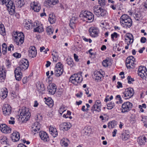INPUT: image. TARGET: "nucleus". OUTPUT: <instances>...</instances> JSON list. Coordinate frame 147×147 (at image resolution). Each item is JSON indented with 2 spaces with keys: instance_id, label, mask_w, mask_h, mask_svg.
<instances>
[{
  "instance_id": "obj_59",
  "label": "nucleus",
  "mask_w": 147,
  "mask_h": 147,
  "mask_svg": "<svg viewBox=\"0 0 147 147\" xmlns=\"http://www.w3.org/2000/svg\"><path fill=\"white\" fill-rule=\"evenodd\" d=\"M83 131H84V132L85 133V134L86 135L88 134L90 132V131L88 130L87 127H85L83 129Z\"/></svg>"
},
{
  "instance_id": "obj_55",
  "label": "nucleus",
  "mask_w": 147,
  "mask_h": 147,
  "mask_svg": "<svg viewBox=\"0 0 147 147\" xmlns=\"http://www.w3.org/2000/svg\"><path fill=\"white\" fill-rule=\"evenodd\" d=\"M135 59L133 56H130L127 57L126 60H127V61L129 62V60L130 61H135Z\"/></svg>"
},
{
  "instance_id": "obj_17",
  "label": "nucleus",
  "mask_w": 147,
  "mask_h": 147,
  "mask_svg": "<svg viewBox=\"0 0 147 147\" xmlns=\"http://www.w3.org/2000/svg\"><path fill=\"white\" fill-rule=\"evenodd\" d=\"M90 35L92 37H96L98 36L99 30L94 27H91L89 30Z\"/></svg>"
},
{
  "instance_id": "obj_10",
  "label": "nucleus",
  "mask_w": 147,
  "mask_h": 147,
  "mask_svg": "<svg viewBox=\"0 0 147 147\" xmlns=\"http://www.w3.org/2000/svg\"><path fill=\"white\" fill-rule=\"evenodd\" d=\"M6 6L9 13L11 15L13 14L15 11V6L13 1L11 0H9Z\"/></svg>"
},
{
  "instance_id": "obj_36",
  "label": "nucleus",
  "mask_w": 147,
  "mask_h": 147,
  "mask_svg": "<svg viewBox=\"0 0 147 147\" xmlns=\"http://www.w3.org/2000/svg\"><path fill=\"white\" fill-rule=\"evenodd\" d=\"M16 5L17 7L21 8L24 5V0H16Z\"/></svg>"
},
{
  "instance_id": "obj_64",
  "label": "nucleus",
  "mask_w": 147,
  "mask_h": 147,
  "mask_svg": "<svg viewBox=\"0 0 147 147\" xmlns=\"http://www.w3.org/2000/svg\"><path fill=\"white\" fill-rule=\"evenodd\" d=\"M142 121H144V126L146 127H147V119H143V120Z\"/></svg>"
},
{
  "instance_id": "obj_11",
  "label": "nucleus",
  "mask_w": 147,
  "mask_h": 147,
  "mask_svg": "<svg viewBox=\"0 0 147 147\" xmlns=\"http://www.w3.org/2000/svg\"><path fill=\"white\" fill-rule=\"evenodd\" d=\"M2 110L4 115H9L11 113V107L9 104H6L3 105Z\"/></svg>"
},
{
  "instance_id": "obj_6",
  "label": "nucleus",
  "mask_w": 147,
  "mask_h": 147,
  "mask_svg": "<svg viewBox=\"0 0 147 147\" xmlns=\"http://www.w3.org/2000/svg\"><path fill=\"white\" fill-rule=\"evenodd\" d=\"M138 74L143 79L147 78V70L146 67L144 66H140L138 70Z\"/></svg>"
},
{
  "instance_id": "obj_42",
  "label": "nucleus",
  "mask_w": 147,
  "mask_h": 147,
  "mask_svg": "<svg viewBox=\"0 0 147 147\" xmlns=\"http://www.w3.org/2000/svg\"><path fill=\"white\" fill-rule=\"evenodd\" d=\"M46 32L48 35H51L53 34L54 30L50 26L46 28Z\"/></svg>"
},
{
  "instance_id": "obj_7",
  "label": "nucleus",
  "mask_w": 147,
  "mask_h": 147,
  "mask_svg": "<svg viewBox=\"0 0 147 147\" xmlns=\"http://www.w3.org/2000/svg\"><path fill=\"white\" fill-rule=\"evenodd\" d=\"M133 106L132 103L129 102H124L121 106V112L125 113L129 111L131 109Z\"/></svg>"
},
{
  "instance_id": "obj_53",
  "label": "nucleus",
  "mask_w": 147,
  "mask_h": 147,
  "mask_svg": "<svg viewBox=\"0 0 147 147\" xmlns=\"http://www.w3.org/2000/svg\"><path fill=\"white\" fill-rule=\"evenodd\" d=\"M98 3L102 6H104L105 5V0H98Z\"/></svg>"
},
{
  "instance_id": "obj_13",
  "label": "nucleus",
  "mask_w": 147,
  "mask_h": 147,
  "mask_svg": "<svg viewBox=\"0 0 147 147\" xmlns=\"http://www.w3.org/2000/svg\"><path fill=\"white\" fill-rule=\"evenodd\" d=\"M71 127V125L70 123L65 122L61 124L60 125L61 130L63 131H66L69 129Z\"/></svg>"
},
{
  "instance_id": "obj_47",
  "label": "nucleus",
  "mask_w": 147,
  "mask_h": 147,
  "mask_svg": "<svg viewBox=\"0 0 147 147\" xmlns=\"http://www.w3.org/2000/svg\"><path fill=\"white\" fill-rule=\"evenodd\" d=\"M55 53V54H52V55H53V61L55 62H56L59 59L58 56L57 55L56 52Z\"/></svg>"
},
{
  "instance_id": "obj_18",
  "label": "nucleus",
  "mask_w": 147,
  "mask_h": 147,
  "mask_svg": "<svg viewBox=\"0 0 147 147\" xmlns=\"http://www.w3.org/2000/svg\"><path fill=\"white\" fill-rule=\"evenodd\" d=\"M125 41L127 43L130 44L133 42V35L130 34H127L125 36Z\"/></svg>"
},
{
  "instance_id": "obj_25",
  "label": "nucleus",
  "mask_w": 147,
  "mask_h": 147,
  "mask_svg": "<svg viewBox=\"0 0 147 147\" xmlns=\"http://www.w3.org/2000/svg\"><path fill=\"white\" fill-rule=\"evenodd\" d=\"M41 127L40 126V125L37 122L35 123L34 125L32 127V131L33 132H36L38 133V131H39V130Z\"/></svg>"
},
{
  "instance_id": "obj_2",
  "label": "nucleus",
  "mask_w": 147,
  "mask_h": 147,
  "mask_svg": "<svg viewBox=\"0 0 147 147\" xmlns=\"http://www.w3.org/2000/svg\"><path fill=\"white\" fill-rule=\"evenodd\" d=\"M20 117L23 121H27L28 120L30 116L29 110L28 109H26L24 107L22 108V111L20 113Z\"/></svg>"
},
{
  "instance_id": "obj_20",
  "label": "nucleus",
  "mask_w": 147,
  "mask_h": 147,
  "mask_svg": "<svg viewBox=\"0 0 147 147\" xmlns=\"http://www.w3.org/2000/svg\"><path fill=\"white\" fill-rule=\"evenodd\" d=\"M6 70L3 66L0 67V82L3 81L5 78Z\"/></svg>"
},
{
  "instance_id": "obj_12",
  "label": "nucleus",
  "mask_w": 147,
  "mask_h": 147,
  "mask_svg": "<svg viewBox=\"0 0 147 147\" xmlns=\"http://www.w3.org/2000/svg\"><path fill=\"white\" fill-rule=\"evenodd\" d=\"M37 51L36 48L34 46L30 47L28 50V55L30 58L35 57L36 55Z\"/></svg>"
},
{
  "instance_id": "obj_33",
  "label": "nucleus",
  "mask_w": 147,
  "mask_h": 147,
  "mask_svg": "<svg viewBox=\"0 0 147 147\" xmlns=\"http://www.w3.org/2000/svg\"><path fill=\"white\" fill-rule=\"evenodd\" d=\"M102 76V75L99 72L95 71L94 73V77L96 80H100L101 79V76Z\"/></svg>"
},
{
  "instance_id": "obj_63",
  "label": "nucleus",
  "mask_w": 147,
  "mask_h": 147,
  "mask_svg": "<svg viewBox=\"0 0 147 147\" xmlns=\"http://www.w3.org/2000/svg\"><path fill=\"white\" fill-rule=\"evenodd\" d=\"M117 88H122V83L119 82H117Z\"/></svg>"
},
{
  "instance_id": "obj_61",
  "label": "nucleus",
  "mask_w": 147,
  "mask_h": 147,
  "mask_svg": "<svg viewBox=\"0 0 147 147\" xmlns=\"http://www.w3.org/2000/svg\"><path fill=\"white\" fill-rule=\"evenodd\" d=\"M146 41V38L144 37H142L141 38L140 41L142 43H144Z\"/></svg>"
},
{
  "instance_id": "obj_4",
  "label": "nucleus",
  "mask_w": 147,
  "mask_h": 147,
  "mask_svg": "<svg viewBox=\"0 0 147 147\" xmlns=\"http://www.w3.org/2000/svg\"><path fill=\"white\" fill-rule=\"evenodd\" d=\"M63 66L60 62L58 63L56 65L55 69V76L59 77L63 73Z\"/></svg>"
},
{
  "instance_id": "obj_21",
  "label": "nucleus",
  "mask_w": 147,
  "mask_h": 147,
  "mask_svg": "<svg viewBox=\"0 0 147 147\" xmlns=\"http://www.w3.org/2000/svg\"><path fill=\"white\" fill-rule=\"evenodd\" d=\"M47 88L49 93L51 94H54L56 91V87L55 85L53 84L49 85Z\"/></svg>"
},
{
  "instance_id": "obj_23",
  "label": "nucleus",
  "mask_w": 147,
  "mask_h": 147,
  "mask_svg": "<svg viewBox=\"0 0 147 147\" xmlns=\"http://www.w3.org/2000/svg\"><path fill=\"white\" fill-rule=\"evenodd\" d=\"M50 134L53 137H55L57 135V131L56 128L50 126L49 129Z\"/></svg>"
},
{
  "instance_id": "obj_41",
  "label": "nucleus",
  "mask_w": 147,
  "mask_h": 147,
  "mask_svg": "<svg viewBox=\"0 0 147 147\" xmlns=\"http://www.w3.org/2000/svg\"><path fill=\"white\" fill-rule=\"evenodd\" d=\"M45 2L50 4L55 5L58 3V0H46Z\"/></svg>"
},
{
  "instance_id": "obj_52",
  "label": "nucleus",
  "mask_w": 147,
  "mask_h": 147,
  "mask_svg": "<svg viewBox=\"0 0 147 147\" xmlns=\"http://www.w3.org/2000/svg\"><path fill=\"white\" fill-rule=\"evenodd\" d=\"M128 80V83L129 84L131 83V82H133L134 81V78H132L130 76H128L127 77Z\"/></svg>"
},
{
  "instance_id": "obj_15",
  "label": "nucleus",
  "mask_w": 147,
  "mask_h": 147,
  "mask_svg": "<svg viewBox=\"0 0 147 147\" xmlns=\"http://www.w3.org/2000/svg\"><path fill=\"white\" fill-rule=\"evenodd\" d=\"M14 74L16 80L18 81L21 80L22 76L20 68L17 67L16 69L14 71Z\"/></svg>"
},
{
  "instance_id": "obj_45",
  "label": "nucleus",
  "mask_w": 147,
  "mask_h": 147,
  "mask_svg": "<svg viewBox=\"0 0 147 147\" xmlns=\"http://www.w3.org/2000/svg\"><path fill=\"white\" fill-rule=\"evenodd\" d=\"M116 125L115 122L114 121L109 122L108 123V127L109 128H112Z\"/></svg>"
},
{
  "instance_id": "obj_50",
  "label": "nucleus",
  "mask_w": 147,
  "mask_h": 147,
  "mask_svg": "<svg viewBox=\"0 0 147 147\" xmlns=\"http://www.w3.org/2000/svg\"><path fill=\"white\" fill-rule=\"evenodd\" d=\"M108 60L107 59H105L103 60L102 62L103 66L105 67H107L108 66Z\"/></svg>"
},
{
  "instance_id": "obj_38",
  "label": "nucleus",
  "mask_w": 147,
  "mask_h": 147,
  "mask_svg": "<svg viewBox=\"0 0 147 147\" xmlns=\"http://www.w3.org/2000/svg\"><path fill=\"white\" fill-rule=\"evenodd\" d=\"M66 62L68 65L70 66L71 67L74 66V63L73 59L71 58H69L67 59Z\"/></svg>"
},
{
  "instance_id": "obj_39",
  "label": "nucleus",
  "mask_w": 147,
  "mask_h": 147,
  "mask_svg": "<svg viewBox=\"0 0 147 147\" xmlns=\"http://www.w3.org/2000/svg\"><path fill=\"white\" fill-rule=\"evenodd\" d=\"M129 137V135L125 132L122 134L121 138L123 140H127Z\"/></svg>"
},
{
  "instance_id": "obj_22",
  "label": "nucleus",
  "mask_w": 147,
  "mask_h": 147,
  "mask_svg": "<svg viewBox=\"0 0 147 147\" xmlns=\"http://www.w3.org/2000/svg\"><path fill=\"white\" fill-rule=\"evenodd\" d=\"M12 140L14 142L18 141L20 138L19 133L16 131H14L11 135Z\"/></svg>"
},
{
  "instance_id": "obj_60",
  "label": "nucleus",
  "mask_w": 147,
  "mask_h": 147,
  "mask_svg": "<svg viewBox=\"0 0 147 147\" xmlns=\"http://www.w3.org/2000/svg\"><path fill=\"white\" fill-rule=\"evenodd\" d=\"M117 47V50L118 51H120L121 50V48L119 44H115V45L114 47V48H115L116 47Z\"/></svg>"
},
{
  "instance_id": "obj_56",
  "label": "nucleus",
  "mask_w": 147,
  "mask_h": 147,
  "mask_svg": "<svg viewBox=\"0 0 147 147\" xmlns=\"http://www.w3.org/2000/svg\"><path fill=\"white\" fill-rule=\"evenodd\" d=\"M13 56L15 57L18 58L21 57V55L20 53H15L13 54Z\"/></svg>"
},
{
  "instance_id": "obj_19",
  "label": "nucleus",
  "mask_w": 147,
  "mask_h": 147,
  "mask_svg": "<svg viewBox=\"0 0 147 147\" xmlns=\"http://www.w3.org/2000/svg\"><path fill=\"white\" fill-rule=\"evenodd\" d=\"M39 136L41 140L44 142H47L49 140L48 134L45 132L40 131L39 133Z\"/></svg>"
},
{
  "instance_id": "obj_28",
  "label": "nucleus",
  "mask_w": 147,
  "mask_h": 147,
  "mask_svg": "<svg viewBox=\"0 0 147 147\" xmlns=\"http://www.w3.org/2000/svg\"><path fill=\"white\" fill-rule=\"evenodd\" d=\"M33 7L32 9L35 12H39L41 8L40 5L38 3L35 1L33 2Z\"/></svg>"
},
{
  "instance_id": "obj_49",
  "label": "nucleus",
  "mask_w": 147,
  "mask_h": 147,
  "mask_svg": "<svg viewBox=\"0 0 147 147\" xmlns=\"http://www.w3.org/2000/svg\"><path fill=\"white\" fill-rule=\"evenodd\" d=\"M114 106V104L113 102H111L107 105L108 109H112Z\"/></svg>"
},
{
  "instance_id": "obj_48",
  "label": "nucleus",
  "mask_w": 147,
  "mask_h": 147,
  "mask_svg": "<svg viewBox=\"0 0 147 147\" xmlns=\"http://www.w3.org/2000/svg\"><path fill=\"white\" fill-rule=\"evenodd\" d=\"M71 22L73 23L76 24L78 22L77 18L76 17H72V18L70 20Z\"/></svg>"
},
{
  "instance_id": "obj_40",
  "label": "nucleus",
  "mask_w": 147,
  "mask_h": 147,
  "mask_svg": "<svg viewBox=\"0 0 147 147\" xmlns=\"http://www.w3.org/2000/svg\"><path fill=\"white\" fill-rule=\"evenodd\" d=\"M2 53L3 55L5 54L7 51V46L6 44L4 43L2 45Z\"/></svg>"
},
{
  "instance_id": "obj_62",
  "label": "nucleus",
  "mask_w": 147,
  "mask_h": 147,
  "mask_svg": "<svg viewBox=\"0 0 147 147\" xmlns=\"http://www.w3.org/2000/svg\"><path fill=\"white\" fill-rule=\"evenodd\" d=\"M74 59L75 61L76 62H78L79 61V59H78V56L76 54H74Z\"/></svg>"
},
{
  "instance_id": "obj_27",
  "label": "nucleus",
  "mask_w": 147,
  "mask_h": 147,
  "mask_svg": "<svg viewBox=\"0 0 147 147\" xmlns=\"http://www.w3.org/2000/svg\"><path fill=\"white\" fill-rule=\"evenodd\" d=\"M93 10L94 14L98 17H100V14L102 8L98 6L94 7Z\"/></svg>"
},
{
  "instance_id": "obj_34",
  "label": "nucleus",
  "mask_w": 147,
  "mask_h": 147,
  "mask_svg": "<svg viewBox=\"0 0 147 147\" xmlns=\"http://www.w3.org/2000/svg\"><path fill=\"white\" fill-rule=\"evenodd\" d=\"M22 39V38L19 37H17V36H15V39H14L15 41L16 42V44L17 45H21L24 42V38H23L22 42L21 41V39Z\"/></svg>"
},
{
  "instance_id": "obj_58",
  "label": "nucleus",
  "mask_w": 147,
  "mask_h": 147,
  "mask_svg": "<svg viewBox=\"0 0 147 147\" xmlns=\"http://www.w3.org/2000/svg\"><path fill=\"white\" fill-rule=\"evenodd\" d=\"M64 107H62L60 108L59 111L61 114H62V113L65 111V109L64 110Z\"/></svg>"
},
{
  "instance_id": "obj_43",
  "label": "nucleus",
  "mask_w": 147,
  "mask_h": 147,
  "mask_svg": "<svg viewBox=\"0 0 147 147\" xmlns=\"http://www.w3.org/2000/svg\"><path fill=\"white\" fill-rule=\"evenodd\" d=\"M0 33L2 35L5 34V29L3 24H0Z\"/></svg>"
},
{
  "instance_id": "obj_31",
  "label": "nucleus",
  "mask_w": 147,
  "mask_h": 147,
  "mask_svg": "<svg viewBox=\"0 0 147 147\" xmlns=\"http://www.w3.org/2000/svg\"><path fill=\"white\" fill-rule=\"evenodd\" d=\"M134 61H130L129 60V62L127 61V60H126V65L127 67L128 68H134L135 67Z\"/></svg>"
},
{
  "instance_id": "obj_44",
  "label": "nucleus",
  "mask_w": 147,
  "mask_h": 147,
  "mask_svg": "<svg viewBox=\"0 0 147 147\" xmlns=\"http://www.w3.org/2000/svg\"><path fill=\"white\" fill-rule=\"evenodd\" d=\"M15 33L16 34H14V35H17V37H19L22 38V39H21V42L22 41V42L23 38H24V35L23 33L22 32H19V33H18V32H16Z\"/></svg>"
},
{
  "instance_id": "obj_54",
  "label": "nucleus",
  "mask_w": 147,
  "mask_h": 147,
  "mask_svg": "<svg viewBox=\"0 0 147 147\" xmlns=\"http://www.w3.org/2000/svg\"><path fill=\"white\" fill-rule=\"evenodd\" d=\"M118 37V34H117L115 32H114L113 34H112L111 35V37L113 40H114V38H117Z\"/></svg>"
},
{
  "instance_id": "obj_1",
  "label": "nucleus",
  "mask_w": 147,
  "mask_h": 147,
  "mask_svg": "<svg viewBox=\"0 0 147 147\" xmlns=\"http://www.w3.org/2000/svg\"><path fill=\"white\" fill-rule=\"evenodd\" d=\"M120 23L124 28H127L130 27L132 24V21L130 17L126 14L122 16L121 17Z\"/></svg>"
},
{
  "instance_id": "obj_35",
  "label": "nucleus",
  "mask_w": 147,
  "mask_h": 147,
  "mask_svg": "<svg viewBox=\"0 0 147 147\" xmlns=\"http://www.w3.org/2000/svg\"><path fill=\"white\" fill-rule=\"evenodd\" d=\"M49 21L50 23L52 24L55 23V19L54 16L53 15V13L50 14L49 15Z\"/></svg>"
},
{
  "instance_id": "obj_32",
  "label": "nucleus",
  "mask_w": 147,
  "mask_h": 147,
  "mask_svg": "<svg viewBox=\"0 0 147 147\" xmlns=\"http://www.w3.org/2000/svg\"><path fill=\"white\" fill-rule=\"evenodd\" d=\"M25 28L27 30L32 28L33 27V23L31 22V21L26 20L25 23Z\"/></svg>"
},
{
  "instance_id": "obj_5",
  "label": "nucleus",
  "mask_w": 147,
  "mask_h": 147,
  "mask_svg": "<svg viewBox=\"0 0 147 147\" xmlns=\"http://www.w3.org/2000/svg\"><path fill=\"white\" fill-rule=\"evenodd\" d=\"M134 94V90L133 88H127L123 93L122 97L125 99H129L133 96Z\"/></svg>"
},
{
  "instance_id": "obj_57",
  "label": "nucleus",
  "mask_w": 147,
  "mask_h": 147,
  "mask_svg": "<svg viewBox=\"0 0 147 147\" xmlns=\"http://www.w3.org/2000/svg\"><path fill=\"white\" fill-rule=\"evenodd\" d=\"M7 92L6 91H4L3 92H2V93L1 94V96L2 98H6L7 96Z\"/></svg>"
},
{
  "instance_id": "obj_16",
  "label": "nucleus",
  "mask_w": 147,
  "mask_h": 147,
  "mask_svg": "<svg viewBox=\"0 0 147 147\" xmlns=\"http://www.w3.org/2000/svg\"><path fill=\"white\" fill-rule=\"evenodd\" d=\"M0 130L2 132L6 134L10 133L11 131V128L5 124H2L0 125Z\"/></svg>"
},
{
  "instance_id": "obj_9",
  "label": "nucleus",
  "mask_w": 147,
  "mask_h": 147,
  "mask_svg": "<svg viewBox=\"0 0 147 147\" xmlns=\"http://www.w3.org/2000/svg\"><path fill=\"white\" fill-rule=\"evenodd\" d=\"M20 66L17 67L20 68V70H25L27 69L29 66V62L25 59H22L19 62Z\"/></svg>"
},
{
  "instance_id": "obj_8",
  "label": "nucleus",
  "mask_w": 147,
  "mask_h": 147,
  "mask_svg": "<svg viewBox=\"0 0 147 147\" xmlns=\"http://www.w3.org/2000/svg\"><path fill=\"white\" fill-rule=\"evenodd\" d=\"M82 78L78 76V74H74L70 78V81L75 85H77L78 83H80L82 80Z\"/></svg>"
},
{
  "instance_id": "obj_3",
  "label": "nucleus",
  "mask_w": 147,
  "mask_h": 147,
  "mask_svg": "<svg viewBox=\"0 0 147 147\" xmlns=\"http://www.w3.org/2000/svg\"><path fill=\"white\" fill-rule=\"evenodd\" d=\"M80 17H83L84 20L89 21V22H92L94 20L93 14L90 11L84 12L82 14H80Z\"/></svg>"
},
{
  "instance_id": "obj_30",
  "label": "nucleus",
  "mask_w": 147,
  "mask_h": 147,
  "mask_svg": "<svg viewBox=\"0 0 147 147\" xmlns=\"http://www.w3.org/2000/svg\"><path fill=\"white\" fill-rule=\"evenodd\" d=\"M35 23L34 24V25L33 26L34 32L40 33L43 31L44 28L42 24H40V25H39V26L36 28L34 26H35Z\"/></svg>"
},
{
  "instance_id": "obj_51",
  "label": "nucleus",
  "mask_w": 147,
  "mask_h": 147,
  "mask_svg": "<svg viewBox=\"0 0 147 147\" xmlns=\"http://www.w3.org/2000/svg\"><path fill=\"white\" fill-rule=\"evenodd\" d=\"M100 16H104L106 14V11L104 9L102 8L101 9V11H100Z\"/></svg>"
},
{
  "instance_id": "obj_29",
  "label": "nucleus",
  "mask_w": 147,
  "mask_h": 147,
  "mask_svg": "<svg viewBox=\"0 0 147 147\" xmlns=\"http://www.w3.org/2000/svg\"><path fill=\"white\" fill-rule=\"evenodd\" d=\"M37 89L39 93L41 94L44 93L45 90V88L44 84H38L37 86Z\"/></svg>"
},
{
  "instance_id": "obj_46",
  "label": "nucleus",
  "mask_w": 147,
  "mask_h": 147,
  "mask_svg": "<svg viewBox=\"0 0 147 147\" xmlns=\"http://www.w3.org/2000/svg\"><path fill=\"white\" fill-rule=\"evenodd\" d=\"M7 138L5 136H3L0 141V142L3 144H7Z\"/></svg>"
},
{
  "instance_id": "obj_14",
  "label": "nucleus",
  "mask_w": 147,
  "mask_h": 147,
  "mask_svg": "<svg viewBox=\"0 0 147 147\" xmlns=\"http://www.w3.org/2000/svg\"><path fill=\"white\" fill-rule=\"evenodd\" d=\"M100 102L99 100H97L92 107L91 110L93 113L94 111H96L98 112L100 111Z\"/></svg>"
},
{
  "instance_id": "obj_37",
  "label": "nucleus",
  "mask_w": 147,
  "mask_h": 147,
  "mask_svg": "<svg viewBox=\"0 0 147 147\" xmlns=\"http://www.w3.org/2000/svg\"><path fill=\"white\" fill-rule=\"evenodd\" d=\"M68 140L66 138H63L61 141V144L62 146H68L67 142Z\"/></svg>"
},
{
  "instance_id": "obj_26",
  "label": "nucleus",
  "mask_w": 147,
  "mask_h": 147,
  "mask_svg": "<svg viewBox=\"0 0 147 147\" xmlns=\"http://www.w3.org/2000/svg\"><path fill=\"white\" fill-rule=\"evenodd\" d=\"M45 99L46 100L45 101V103L50 107H52L53 106V101L51 98L49 97L47 99L46 98H45Z\"/></svg>"
},
{
  "instance_id": "obj_24",
  "label": "nucleus",
  "mask_w": 147,
  "mask_h": 147,
  "mask_svg": "<svg viewBox=\"0 0 147 147\" xmlns=\"http://www.w3.org/2000/svg\"><path fill=\"white\" fill-rule=\"evenodd\" d=\"M146 138L145 136H141L138 137L137 138V142L140 145H144L145 142Z\"/></svg>"
}]
</instances>
